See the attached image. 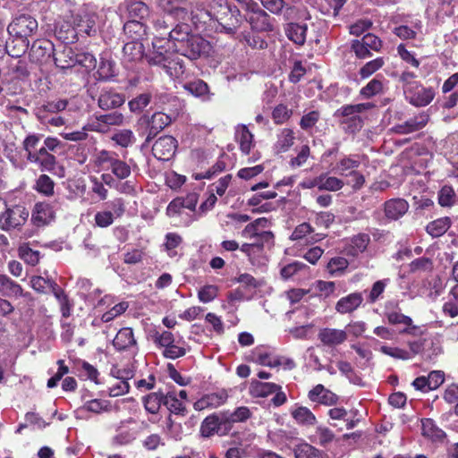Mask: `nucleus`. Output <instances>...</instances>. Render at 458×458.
<instances>
[{"mask_svg":"<svg viewBox=\"0 0 458 458\" xmlns=\"http://www.w3.org/2000/svg\"><path fill=\"white\" fill-rule=\"evenodd\" d=\"M231 4V16L238 25L247 21L254 31L270 32L274 30L273 19L253 0H235Z\"/></svg>","mask_w":458,"mask_h":458,"instance_id":"obj_1","label":"nucleus"},{"mask_svg":"<svg viewBox=\"0 0 458 458\" xmlns=\"http://www.w3.org/2000/svg\"><path fill=\"white\" fill-rule=\"evenodd\" d=\"M38 28L37 20L29 14H21L12 21L7 28L8 33L16 40L21 41L19 49L12 50V56L19 57L28 51L29 38L37 33Z\"/></svg>","mask_w":458,"mask_h":458,"instance_id":"obj_2","label":"nucleus"},{"mask_svg":"<svg viewBox=\"0 0 458 458\" xmlns=\"http://www.w3.org/2000/svg\"><path fill=\"white\" fill-rule=\"evenodd\" d=\"M267 225L266 218H258L252 223H249L241 232L244 239H253L251 243H242L241 251L246 256H250L253 246L270 247L273 245L274 234L270 231L264 230Z\"/></svg>","mask_w":458,"mask_h":458,"instance_id":"obj_3","label":"nucleus"},{"mask_svg":"<svg viewBox=\"0 0 458 458\" xmlns=\"http://www.w3.org/2000/svg\"><path fill=\"white\" fill-rule=\"evenodd\" d=\"M62 207V199L55 198L52 201H41L34 205L31 212V222L36 226L49 225L55 218V213Z\"/></svg>","mask_w":458,"mask_h":458,"instance_id":"obj_4","label":"nucleus"},{"mask_svg":"<svg viewBox=\"0 0 458 458\" xmlns=\"http://www.w3.org/2000/svg\"><path fill=\"white\" fill-rule=\"evenodd\" d=\"M372 103H360L355 105L343 106L339 112L344 117L342 123L346 124V131L349 132H355L362 127L363 122L360 114L373 108Z\"/></svg>","mask_w":458,"mask_h":458,"instance_id":"obj_5","label":"nucleus"},{"mask_svg":"<svg viewBox=\"0 0 458 458\" xmlns=\"http://www.w3.org/2000/svg\"><path fill=\"white\" fill-rule=\"evenodd\" d=\"M29 217V211L22 206L15 205L0 214V229L5 232L20 230Z\"/></svg>","mask_w":458,"mask_h":458,"instance_id":"obj_6","label":"nucleus"},{"mask_svg":"<svg viewBox=\"0 0 458 458\" xmlns=\"http://www.w3.org/2000/svg\"><path fill=\"white\" fill-rule=\"evenodd\" d=\"M174 47L170 39L155 37L152 41V50L146 54L145 57L149 64L161 66L165 64L167 57L174 54L172 51Z\"/></svg>","mask_w":458,"mask_h":458,"instance_id":"obj_7","label":"nucleus"},{"mask_svg":"<svg viewBox=\"0 0 458 458\" xmlns=\"http://www.w3.org/2000/svg\"><path fill=\"white\" fill-rule=\"evenodd\" d=\"M209 43L198 35H191L181 46H176L175 51L191 60H196L201 55L208 53Z\"/></svg>","mask_w":458,"mask_h":458,"instance_id":"obj_8","label":"nucleus"},{"mask_svg":"<svg viewBox=\"0 0 458 458\" xmlns=\"http://www.w3.org/2000/svg\"><path fill=\"white\" fill-rule=\"evenodd\" d=\"M110 208L108 210L98 211L95 214V225L101 228H106L113 225L116 217H120L125 212L124 201L123 199H114L106 203Z\"/></svg>","mask_w":458,"mask_h":458,"instance_id":"obj_9","label":"nucleus"},{"mask_svg":"<svg viewBox=\"0 0 458 458\" xmlns=\"http://www.w3.org/2000/svg\"><path fill=\"white\" fill-rule=\"evenodd\" d=\"M64 55L69 57L67 64H62L61 57H55V65L62 70L70 69L76 64L85 67L88 71L93 70L97 66V60L90 53H79L74 55L72 48H67L64 50Z\"/></svg>","mask_w":458,"mask_h":458,"instance_id":"obj_10","label":"nucleus"},{"mask_svg":"<svg viewBox=\"0 0 458 458\" xmlns=\"http://www.w3.org/2000/svg\"><path fill=\"white\" fill-rule=\"evenodd\" d=\"M236 284H242V290H240V287L233 289V293H231V301L249 299L254 290L259 285V283L251 275L244 273L240 275L238 277L231 279V288L234 287Z\"/></svg>","mask_w":458,"mask_h":458,"instance_id":"obj_11","label":"nucleus"},{"mask_svg":"<svg viewBox=\"0 0 458 458\" xmlns=\"http://www.w3.org/2000/svg\"><path fill=\"white\" fill-rule=\"evenodd\" d=\"M404 95L411 105L422 107L432 102L435 98V90L432 88H425L419 82L405 89Z\"/></svg>","mask_w":458,"mask_h":458,"instance_id":"obj_12","label":"nucleus"},{"mask_svg":"<svg viewBox=\"0 0 458 458\" xmlns=\"http://www.w3.org/2000/svg\"><path fill=\"white\" fill-rule=\"evenodd\" d=\"M29 50V59L37 64H46L52 56L54 45L51 41L39 38L35 40Z\"/></svg>","mask_w":458,"mask_h":458,"instance_id":"obj_13","label":"nucleus"},{"mask_svg":"<svg viewBox=\"0 0 458 458\" xmlns=\"http://www.w3.org/2000/svg\"><path fill=\"white\" fill-rule=\"evenodd\" d=\"M141 122L146 124V144H148L157 134L162 131L165 126L171 123L172 119L165 113H155L150 118L144 117Z\"/></svg>","mask_w":458,"mask_h":458,"instance_id":"obj_14","label":"nucleus"},{"mask_svg":"<svg viewBox=\"0 0 458 458\" xmlns=\"http://www.w3.org/2000/svg\"><path fill=\"white\" fill-rule=\"evenodd\" d=\"M177 148V140L172 136L160 137L152 147L153 155L159 160L171 159Z\"/></svg>","mask_w":458,"mask_h":458,"instance_id":"obj_15","label":"nucleus"},{"mask_svg":"<svg viewBox=\"0 0 458 458\" xmlns=\"http://www.w3.org/2000/svg\"><path fill=\"white\" fill-rule=\"evenodd\" d=\"M429 115L421 112L409 120L394 125L391 131L396 134L405 135L423 129L428 123Z\"/></svg>","mask_w":458,"mask_h":458,"instance_id":"obj_16","label":"nucleus"},{"mask_svg":"<svg viewBox=\"0 0 458 458\" xmlns=\"http://www.w3.org/2000/svg\"><path fill=\"white\" fill-rule=\"evenodd\" d=\"M228 429L227 420L220 418L216 414L207 417L200 426L201 435L205 437L218 434L220 436L226 435Z\"/></svg>","mask_w":458,"mask_h":458,"instance_id":"obj_17","label":"nucleus"},{"mask_svg":"<svg viewBox=\"0 0 458 458\" xmlns=\"http://www.w3.org/2000/svg\"><path fill=\"white\" fill-rule=\"evenodd\" d=\"M113 345L119 352L130 351L135 353L138 351L137 342L131 327L121 328L113 339Z\"/></svg>","mask_w":458,"mask_h":458,"instance_id":"obj_18","label":"nucleus"},{"mask_svg":"<svg viewBox=\"0 0 458 458\" xmlns=\"http://www.w3.org/2000/svg\"><path fill=\"white\" fill-rule=\"evenodd\" d=\"M227 391L225 389H222L217 392L203 395L193 403V408L196 411L215 409L224 404L227 401Z\"/></svg>","mask_w":458,"mask_h":458,"instance_id":"obj_19","label":"nucleus"},{"mask_svg":"<svg viewBox=\"0 0 458 458\" xmlns=\"http://www.w3.org/2000/svg\"><path fill=\"white\" fill-rule=\"evenodd\" d=\"M346 331L337 328L325 327L318 334V340L327 347H335L342 344L347 340Z\"/></svg>","mask_w":458,"mask_h":458,"instance_id":"obj_20","label":"nucleus"},{"mask_svg":"<svg viewBox=\"0 0 458 458\" xmlns=\"http://www.w3.org/2000/svg\"><path fill=\"white\" fill-rule=\"evenodd\" d=\"M144 55V46L140 40H131L123 46V62L130 68Z\"/></svg>","mask_w":458,"mask_h":458,"instance_id":"obj_21","label":"nucleus"},{"mask_svg":"<svg viewBox=\"0 0 458 458\" xmlns=\"http://www.w3.org/2000/svg\"><path fill=\"white\" fill-rule=\"evenodd\" d=\"M22 287L14 280L4 274H0V296L5 298L27 297Z\"/></svg>","mask_w":458,"mask_h":458,"instance_id":"obj_22","label":"nucleus"},{"mask_svg":"<svg viewBox=\"0 0 458 458\" xmlns=\"http://www.w3.org/2000/svg\"><path fill=\"white\" fill-rule=\"evenodd\" d=\"M26 157L29 162L38 165L42 171H52L56 164L55 157L50 154L46 148H40L35 153L27 155Z\"/></svg>","mask_w":458,"mask_h":458,"instance_id":"obj_23","label":"nucleus"},{"mask_svg":"<svg viewBox=\"0 0 458 458\" xmlns=\"http://www.w3.org/2000/svg\"><path fill=\"white\" fill-rule=\"evenodd\" d=\"M409 209L408 202L403 199H392L385 202L384 212L388 220L396 221Z\"/></svg>","mask_w":458,"mask_h":458,"instance_id":"obj_24","label":"nucleus"},{"mask_svg":"<svg viewBox=\"0 0 458 458\" xmlns=\"http://www.w3.org/2000/svg\"><path fill=\"white\" fill-rule=\"evenodd\" d=\"M308 397L313 403H318L327 406L334 405L338 401L337 395L321 384L315 386L310 390Z\"/></svg>","mask_w":458,"mask_h":458,"instance_id":"obj_25","label":"nucleus"},{"mask_svg":"<svg viewBox=\"0 0 458 458\" xmlns=\"http://www.w3.org/2000/svg\"><path fill=\"white\" fill-rule=\"evenodd\" d=\"M370 238L368 234L359 233L345 242L344 253L353 258L358 257L366 250Z\"/></svg>","mask_w":458,"mask_h":458,"instance_id":"obj_26","label":"nucleus"},{"mask_svg":"<svg viewBox=\"0 0 458 458\" xmlns=\"http://www.w3.org/2000/svg\"><path fill=\"white\" fill-rule=\"evenodd\" d=\"M362 301L363 298L360 293H350L336 302L335 310L341 314L351 313L360 306Z\"/></svg>","mask_w":458,"mask_h":458,"instance_id":"obj_27","label":"nucleus"},{"mask_svg":"<svg viewBox=\"0 0 458 458\" xmlns=\"http://www.w3.org/2000/svg\"><path fill=\"white\" fill-rule=\"evenodd\" d=\"M170 13L171 15L179 20L185 21L191 16V21L195 24L200 21L198 15L194 14L191 4L187 0H175Z\"/></svg>","mask_w":458,"mask_h":458,"instance_id":"obj_28","label":"nucleus"},{"mask_svg":"<svg viewBox=\"0 0 458 458\" xmlns=\"http://www.w3.org/2000/svg\"><path fill=\"white\" fill-rule=\"evenodd\" d=\"M125 101L123 94L114 90H103L98 98V106L103 110L117 108Z\"/></svg>","mask_w":458,"mask_h":458,"instance_id":"obj_29","label":"nucleus"},{"mask_svg":"<svg viewBox=\"0 0 458 458\" xmlns=\"http://www.w3.org/2000/svg\"><path fill=\"white\" fill-rule=\"evenodd\" d=\"M234 139L239 143L242 152L245 155L250 154L254 147L253 134L244 124H240L235 128Z\"/></svg>","mask_w":458,"mask_h":458,"instance_id":"obj_30","label":"nucleus"},{"mask_svg":"<svg viewBox=\"0 0 458 458\" xmlns=\"http://www.w3.org/2000/svg\"><path fill=\"white\" fill-rule=\"evenodd\" d=\"M111 411V403L107 400L91 399L84 402L83 405L77 409V416H81L84 411L100 414Z\"/></svg>","mask_w":458,"mask_h":458,"instance_id":"obj_31","label":"nucleus"},{"mask_svg":"<svg viewBox=\"0 0 458 458\" xmlns=\"http://www.w3.org/2000/svg\"><path fill=\"white\" fill-rule=\"evenodd\" d=\"M123 5L131 20H143L149 14L148 6L142 1L126 0Z\"/></svg>","mask_w":458,"mask_h":458,"instance_id":"obj_32","label":"nucleus"},{"mask_svg":"<svg viewBox=\"0 0 458 458\" xmlns=\"http://www.w3.org/2000/svg\"><path fill=\"white\" fill-rule=\"evenodd\" d=\"M307 25L305 23L291 22L284 29L287 38L297 45H303L306 40Z\"/></svg>","mask_w":458,"mask_h":458,"instance_id":"obj_33","label":"nucleus"},{"mask_svg":"<svg viewBox=\"0 0 458 458\" xmlns=\"http://www.w3.org/2000/svg\"><path fill=\"white\" fill-rule=\"evenodd\" d=\"M291 415L297 424L302 426H314L317 423L316 416L305 406H296L291 410Z\"/></svg>","mask_w":458,"mask_h":458,"instance_id":"obj_34","label":"nucleus"},{"mask_svg":"<svg viewBox=\"0 0 458 458\" xmlns=\"http://www.w3.org/2000/svg\"><path fill=\"white\" fill-rule=\"evenodd\" d=\"M360 160L355 156H345L335 165L333 171L341 176H350L352 170L360 166Z\"/></svg>","mask_w":458,"mask_h":458,"instance_id":"obj_35","label":"nucleus"},{"mask_svg":"<svg viewBox=\"0 0 458 458\" xmlns=\"http://www.w3.org/2000/svg\"><path fill=\"white\" fill-rule=\"evenodd\" d=\"M386 81L383 76L375 77L366 86L360 89V95L363 98L369 99L376 95L384 93Z\"/></svg>","mask_w":458,"mask_h":458,"instance_id":"obj_36","label":"nucleus"},{"mask_svg":"<svg viewBox=\"0 0 458 458\" xmlns=\"http://www.w3.org/2000/svg\"><path fill=\"white\" fill-rule=\"evenodd\" d=\"M422 435L432 441L444 440L445 433L439 428L432 419H424L421 421Z\"/></svg>","mask_w":458,"mask_h":458,"instance_id":"obj_37","label":"nucleus"},{"mask_svg":"<svg viewBox=\"0 0 458 458\" xmlns=\"http://www.w3.org/2000/svg\"><path fill=\"white\" fill-rule=\"evenodd\" d=\"M422 23L417 20L411 25H400L394 29V34L403 40L414 39L421 32Z\"/></svg>","mask_w":458,"mask_h":458,"instance_id":"obj_38","label":"nucleus"},{"mask_svg":"<svg viewBox=\"0 0 458 458\" xmlns=\"http://www.w3.org/2000/svg\"><path fill=\"white\" fill-rule=\"evenodd\" d=\"M117 157V154L114 152L100 150L94 156V165L98 171L111 170Z\"/></svg>","mask_w":458,"mask_h":458,"instance_id":"obj_39","label":"nucleus"},{"mask_svg":"<svg viewBox=\"0 0 458 458\" xmlns=\"http://www.w3.org/2000/svg\"><path fill=\"white\" fill-rule=\"evenodd\" d=\"M161 67L171 78H178L184 73L182 59L174 54L167 57L165 64H162Z\"/></svg>","mask_w":458,"mask_h":458,"instance_id":"obj_40","label":"nucleus"},{"mask_svg":"<svg viewBox=\"0 0 458 458\" xmlns=\"http://www.w3.org/2000/svg\"><path fill=\"white\" fill-rule=\"evenodd\" d=\"M145 410L151 414H157L161 405L165 403V394L162 392L150 393L142 399Z\"/></svg>","mask_w":458,"mask_h":458,"instance_id":"obj_41","label":"nucleus"},{"mask_svg":"<svg viewBox=\"0 0 458 458\" xmlns=\"http://www.w3.org/2000/svg\"><path fill=\"white\" fill-rule=\"evenodd\" d=\"M294 132L289 128L283 129L277 135L275 149L277 153H284L290 149L294 143Z\"/></svg>","mask_w":458,"mask_h":458,"instance_id":"obj_42","label":"nucleus"},{"mask_svg":"<svg viewBox=\"0 0 458 458\" xmlns=\"http://www.w3.org/2000/svg\"><path fill=\"white\" fill-rule=\"evenodd\" d=\"M183 89L194 97L201 98L203 100L209 99V89L208 84L202 80H195L183 84Z\"/></svg>","mask_w":458,"mask_h":458,"instance_id":"obj_43","label":"nucleus"},{"mask_svg":"<svg viewBox=\"0 0 458 458\" xmlns=\"http://www.w3.org/2000/svg\"><path fill=\"white\" fill-rule=\"evenodd\" d=\"M252 360L260 365L271 368L277 367L282 364L280 357H273L270 353L263 351L260 347H258L253 351Z\"/></svg>","mask_w":458,"mask_h":458,"instance_id":"obj_44","label":"nucleus"},{"mask_svg":"<svg viewBox=\"0 0 458 458\" xmlns=\"http://www.w3.org/2000/svg\"><path fill=\"white\" fill-rule=\"evenodd\" d=\"M278 390H281V386L275 383H263L252 380L250 384V393L258 397H266Z\"/></svg>","mask_w":458,"mask_h":458,"instance_id":"obj_45","label":"nucleus"},{"mask_svg":"<svg viewBox=\"0 0 458 458\" xmlns=\"http://www.w3.org/2000/svg\"><path fill=\"white\" fill-rule=\"evenodd\" d=\"M191 34L188 24H177L172 30L168 32V38L176 49V46H181Z\"/></svg>","mask_w":458,"mask_h":458,"instance_id":"obj_46","label":"nucleus"},{"mask_svg":"<svg viewBox=\"0 0 458 458\" xmlns=\"http://www.w3.org/2000/svg\"><path fill=\"white\" fill-rule=\"evenodd\" d=\"M164 405L168 411L174 415L184 416L186 413V407L182 401H180L176 394L173 392H168L165 394Z\"/></svg>","mask_w":458,"mask_h":458,"instance_id":"obj_47","label":"nucleus"},{"mask_svg":"<svg viewBox=\"0 0 458 458\" xmlns=\"http://www.w3.org/2000/svg\"><path fill=\"white\" fill-rule=\"evenodd\" d=\"M392 305V302H389L386 305L385 316L387 318L388 323L391 325L411 326L412 319L410 317L401 313L400 310H390V306Z\"/></svg>","mask_w":458,"mask_h":458,"instance_id":"obj_48","label":"nucleus"},{"mask_svg":"<svg viewBox=\"0 0 458 458\" xmlns=\"http://www.w3.org/2000/svg\"><path fill=\"white\" fill-rule=\"evenodd\" d=\"M57 300L63 318H69L72 315L73 303L61 287H55L53 293Z\"/></svg>","mask_w":458,"mask_h":458,"instance_id":"obj_49","label":"nucleus"},{"mask_svg":"<svg viewBox=\"0 0 458 458\" xmlns=\"http://www.w3.org/2000/svg\"><path fill=\"white\" fill-rule=\"evenodd\" d=\"M30 286L40 293H47V289H50L52 293H55V287H60L53 279L45 278L40 276H32L30 279Z\"/></svg>","mask_w":458,"mask_h":458,"instance_id":"obj_50","label":"nucleus"},{"mask_svg":"<svg viewBox=\"0 0 458 458\" xmlns=\"http://www.w3.org/2000/svg\"><path fill=\"white\" fill-rule=\"evenodd\" d=\"M68 102L65 99L48 101L37 109L38 114H57L67 107Z\"/></svg>","mask_w":458,"mask_h":458,"instance_id":"obj_51","label":"nucleus"},{"mask_svg":"<svg viewBox=\"0 0 458 458\" xmlns=\"http://www.w3.org/2000/svg\"><path fill=\"white\" fill-rule=\"evenodd\" d=\"M123 31L131 40H140L146 32V27L139 21L131 20L124 23Z\"/></svg>","mask_w":458,"mask_h":458,"instance_id":"obj_52","label":"nucleus"},{"mask_svg":"<svg viewBox=\"0 0 458 458\" xmlns=\"http://www.w3.org/2000/svg\"><path fill=\"white\" fill-rule=\"evenodd\" d=\"M451 222L448 217H441L430 222L427 227V232L433 237L443 235L450 227Z\"/></svg>","mask_w":458,"mask_h":458,"instance_id":"obj_53","label":"nucleus"},{"mask_svg":"<svg viewBox=\"0 0 458 458\" xmlns=\"http://www.w3.org/2000/svg\"><path fill=\"white\" fill-rule=\"evenodd\" d=\"M66 190L67 199L69 200H75L84 196L86 192V184L81 179L70 181L67 183Z\"/></svg>","mask_w":458,"mask_h":458,"instance_id":"obj_54","label":"nucleus"},{"mask_svg":"<svg viewBox=\"0 0 458 458\" xmlns=\"http://www.w3.org/2000/svg\"><path fill=\"white\" fill-rule=\"evenodd\" d=\"M294 454L295 458H324L320 450L307 443L298 445Z\"/></svg>","mask_w":458,"mask_h":458,"instance_id":"obj_55","label":"nucleus"},{"mask_svg":"<svg viewBox=\"0 0 458 458\" xmlns=\"http://www.w3.org/2000/svg\"><path fill=\"white\" fill-rule=\"evenodd\" d=\"M184 341L178 340L177 342L169 344L164 348L162 352L163 356L171 360H175L184 356L187 352L186 348L184 347Z\"/></svg>","mask_w":458,"mask_h":458,"instance_id":"obj_56","label":"nucleus"},{"mask_svg":"<svg viewBox=\"0 0 458 458\" xmlns=\"http://www.w3.org/2000/svg\"><path fill=\"white\" fill-rule=\"evenodd\" d=\"M35 189L45 196H53L55 193V182L47 174H41L36 181Z\"/></svg>","mask_w":458,"mask_h":458,"instance_id":"obj_57","label":"nucleus"},{"mask_svg":"<svg viewBox=\"0 0 458 458\" xmlns=\"http://www.w3.org/2000/svg\"><path fill=\"white\" fill-rule=\"evenodd\" d=\"M344 186V182L335 176L320 174V191H337Z\"/></svg>","mask_w":458,"mask_h":458,"instance_id":"obj_58","label":"nucleus"},{"mask_svg":"<svg viewBox=\"0 0 458 458\" xmlns=\"http://www.w3.org/2000/svg\"><path fill=\"white\" fill-rule=\"evenodd\" d=\"M346 0H321L320 10L324 14L336 17Z\"/></svg>","mask_w":458,"mask_h":458,"instance_id":"obj_59","label":"nucleus"},{"mask_svg":"<svg viewBox=\"0 0 458 458\" xmlns=\"http://www.w3.org/2000/svg\"><path fill=\"white\" fill-rule=\"evenodd\" d=\"M20 258L30 266H36L40 260V252L34 250L28 245L24 244L18 250Z\"/></svg>","mask_w":458,"mask_h":458,"instance_id":"obj_60","label":"nucleus"},{"mask_svg":"<svg viewBox=\"0 0 458 458\" xmlns=\"http://www.w3.org/2000/svg\"><path fill=\"white\" fill-rule=\"evenodd\" d=\"M240 41H244L248 46L253 49H264L267 47L265 39L258 35L250 32H245L239 35Z\"/></svg>","mask_w":458,"mask_h":458,"instance_id":"obj_61","label":"nucleus"},{"mask_svg":"<svg viewBox=\"0 0 458 458\" xmlns=\"http://www.w3.org/2000/svg\"><path fill=\"white\" fill-rule=\"evenodd\" d=\"M384 64H385L384 59L382 57H377L374 60H371V61L366 63L360 69L359 73L362 79L369 78L373 73H375L377 71L381 69Z\"/></svg>","mask_w":458,"mask_h":458,"instance_id":"obj_62","label":"nucleus"},{"mask_svg":"<svg viewBox=\"0 0 458 458\" xmlns=\"http://www.w3.org/2000/svg\"><path fill=\"white\" fill-rule=\"evenodd\" d=\"M313 437L315 438L313 441H318L321 446H326L335 438L333 431L324 426L317 427Z\"/></svg>","mask_w":458,"mask_h":458,"instance_id":"obj_63","label":"nucleus"},{"mask_svg":"<svg viewBox=\"0 0 458 458\" xmlns=\"http://www.w3.org/2000/svg\"><path fill=\"white\" fill-rule=\"evenodd\" d=\"M293 114V111L286 106L280 104L276 106L272 112V118L276 124H282L288 121Z\"/></svg>","mask_w":458,"mask_h":458,"instance_id":"obj_64","label":"nucleus"}]
</instances>
